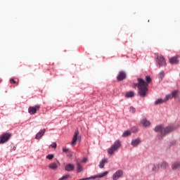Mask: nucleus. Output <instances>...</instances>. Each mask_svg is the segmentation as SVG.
Returning <instances> with one entry per match:
<instances>
[{
  "label": "nucleus",
  "instance_id": "nucleus-5",
  "mask_svg": "<svg viewBox=\"0 0 180 180\" xmlns=\"http://www.w3.org/2000/svg\"><path fill=\"white\" fill-rule=\"evenodd\" d=\"M156 56V63L158 64V65H159V67H162V65H165V64H167V63L165 62V58H164V56H160L157 53H155Z\"/></svg>",
  "mask_w": 180,
  "mask_h": 180
},
{
  "label": "nucleus",
  "instance_id": "nucleus-17",
  "mask_svg": "<svg viewBox=\"0 0 180 180\" xmlns=\"http://www.w3.org/2000/svg\"><path fill=\"white\" fill-rule=\"evenodd\" d=\"M160 168L163 169H166V168H168L169 165L167 162H162L160 164H159Z\"/></svg>",
  "mask_w": 180,
  "mask_h": 180
},
{
  "label": "nucleus",
  "instance_id": "nucleus-19",
  "mask_svg": "<svg viewBox=\"0 0 180 180\" xmlns=\"http://www.w3.org/2000/svg\"><path fill=\"white\" fill-rule=\"evenodd\" d=\"M167 101H165V99L159 98L155 101V105H161V103H164L165 102H167Z\"/></svg>",
  "mask_w": 180,
  "mask_h": 180
},
{
  "label": "nucleus",
  "instance_id": "nucleus-27",
  "mask_svg": "<svg viewBox=\"0 0 180 180\" xmlns=\"http://www.w3.org/2000/svg\"><path fill=\"white\" fill-rule=\"evenodd\" d=\"M164 77H165V73H164L163 71L160 72L159 73V78H161V79H162Z\"/></svg>",
  "mask_w": 180,
  "mask_h": 180
},
{
  "label": "nucleus",
  "instance_id": "nucleus-11",
  "mask_svg": "<svg viewBox=\"0 0 180 180\" xmlns=\"http://www.w3.org/2000/svg\"><path fill=\"white\" fill-rule=\"evenodd\" d=\"M117 81H123V79H126V72L121 71L119 72L117 77Z\"/></svg>",
  "mask_w": 180,
  "mask_h": 180
},
{
  "label": "nucleus",
  "instance_id": "nucleus-12",
  "mask_svg": "<svg viewBox=\"0 0 180 180\" xmlns=\"http://www.w3.org/2000/svg\"><path fill=\"white\" fill-rule=\"evenodd\" d=\"M46 133V129H41L39 132H38L35 136L36 140H40L44 134Z\"/></svg>",
  "mask_w": 180,
  "mask_h": 180
},
{
  "label": "nucleus",
  "instance_id": "nucleus-25",
  "mask_svg": "<svg viewBox=\"0 0 180 180\" xmlns=\"http://www.w3.org/2000/svg\"><path fill=\"white\" fill-rule=\"evenodd\" d=\"M131 134V132L130 131H125L122 134V137H127Z\"/></svg>",
  "mask_w": 180,
  "mask_h": 180
},
{
  "label": "nucleus",
  "instance_id": "nucleus-7",
  "mask_svg": "<svg viewBox=\"0 0 180 180\" xmlns=\"http://www.w3.org/2000/svg\"><path fill=\"white\" fill-rule=\"evenodd\" d=\"M38 110H40L39 105H35L34 106H30L28 108V112L30 113V115H36V113H37Z\"/></svg>",
  "mask_w": 180,
  "mask_h": 180
},
{
  "label": "nucleus",
  "instance_id": "nucleus-3",
  "mask_svg": "<svg viewBox=\"0 0 180 180\" xmlns=\"http://www.w3.org/2000/svg\"><path fill=\"white\" fill-rule=\"evenodd\" d=\"M120 147H122V142H120L119 140H117L115 141L113 145L110 148H108V153L110 154V155H112L113 153H115V151H117Z\"/></svg>",
  "mask_w": 180,
  "mask_h": 180
},
{
  "label": "nucleus",
  "instance_id": "nucleus-22",
  "mask_svg": "<svg viewBox=\"0 0 180 180\" xmlns=\"http://www.w3.org/2000/svg\"><path fill=\"white\" fill-rule=\"evenodd\" d=\"M109 174V172H104L103 173L95 176L94 178H103V176H106Z\"/></svg>",
  "mask_w": 180,
  "mask_h": 180
},
{
  "label": "nucleus",
  "instance_id": "nucleus-31",
  "mask_svg": "<svg viewBox=\"0 0 180 180\" xmlns=\"http://www.w3.org/2000/svg\"><path fill=\"white\" fill-rule=\"evenodd\" d=\"M129 110L130 112H131V113H134V112H136V108L131 107Z\"/></svg>",
  "mask_w": 180,
  "mask_h": 180
},
{
  "label": "nucleus",
  "instance_id": "nucleus-32",
  "mask_svg": "<svg viewBox=\"0 0 180 180\" xmlns=\"http://www.w3.org/2000/svg\"><path fill=\"white\" fill-rule=\"evenodd\" d=\"M86 161H88V159H86V158H84L81 162H86Z\"/></svg>",
  "mask_w": 180,
  "mask_h": 180
},
{
  "label": "nucleus",
  "instance_id": "nucleus-2",
  "mask_svg": "<svg viewBox=\"0 0 180 180\" xmlns=\"http://www.w3.org/2000/svg\"><path fill=\"white\" fill-rule=\"evenodd\" d=\"M175 130H176V126L175 125H169L166 127H164L162 125H158L154 129L155 131L160 134L161 137H164L165 136H167V134H169V133H172V131Z\"/></svg>",
  "mask_w": 180,
  "mask_h": 180
},
{
  "label": "nucleus",
  "instance_id": "nucleus-1",
  "mask_svg": "<svg viewBox=\"0 0 180 180\" xmlns=\"http://www.w3.org/2000/svg\"><path fill=\"white\" fill-rule=\"evenodd\" d=\"M146 81L141 78H138V83L133 84V88L138 87V95L141 98H146L148 94V85L151 82V77L150 76H146Z\"/></svg>",
  "mask_w": 180,
  "mask_h": 180
},
{
  "label": "nucleus",
  "instance_id": "nucleus-29",
  "mask_svg": "<svg viewBox=\"0 0 180 180\" xmlns=\"http://www.w3.org/2000/svg\"><path fill=\"white\" fill-rule=\"evenodd\" d=\"M50 147H51V148H57V143H52V144L50 145Z\"/></svg>",
  "mask_w": 180,
  "mask_h": 180
},
{
  "label": "nucleus",
  "instance_id": "nucleus-10",
  "mask_svg": "<svg viewBox=\"0 0 180 180\" xmlns=\"http://www.w3.org/2000/svg\"><path fill=\"white\" fill-rule=\"evenodd\" d=\"M179 57V56H173L172 58H170L169 59V62L172 64H179V60H178V58Z\"/></svg>",
  "mask_w": 180,
  "mask_h": 180
},
{
  "label": "nucleus",
  "instance_id": "nucleus-6",
  "mask_svg": "<svg viewBox=\"0 0 180 180\" xmlns=\"http://www.w3.org/2000/svg\"><path fill=\"white\" fill-rule=\"evenodd\" d=\"M79 131H75V134H74L72 142H71V146H75V144H77V141H81V136H79Z\"/></svg>",
  "mask_w": 180,
  "mask_h": 180
},
{
  "label": "nucleus",
  "instance_id": "nucleus-24",
  "mask_svg": "<svg viewBox=\"0 0 180 180\" xmlns=\"http://www.w3.org/2000/svg\"><path fill=\"white\" fill-rule=\"evenodd\" d=\"M160 165H153V167H152V171H158V169H160Z\"/></svg>",
  "mask_w": 180,
  "mask_h": 180
},
{
  "label": "nucleus",
  "instance_id": "nucleus-14",
  "mask_svg": "<svg viewBox=\"0 0 180 180\" xmlns=\"http://www.w3.org/2000/svg\"><path fill=\"white\" fill-rule=\"evenodd\" d=\"M140 143H141V141L140 140V139H134L131 141V146H133V147H137V146L139 144H140Z\"/></svg>",
  "mask_w": 180,
  "mask_h": 180
},
{
  "label": "nucleus",
  "instance_id": "nucleus-21",
  "mask_svg": "<svg viewBox=\"0 0 180 180\" xmlns=\"http://www.w3.org/2000/svg\"><path fill=\"white\" fill-rule=\"evenodd\" d=\"M134 96V92L128 91L125 94V98H133Z\"/></svg>",
  "mask_w": 180,
  "mask_h": 180
},
{
  "label": "nucleus",
  "instance_id": "nucleus-33",
  "mask_svg": "<svg viewBox=\"0 0 180 180\" xmlns=\"http://www.w3.org/2000/svg\"><path fill=\"white\" fill-rule=\"evenodd\" d=\"M63 153H67V152H68V149L63 148Z\"/></svg>",
  "mask_w": 180,
  "mask_h": 180
},
{
  "label": "nucleus",
  "instance_id": "nucleus-16",
  "mask_svg": "<svg viewBox=\"0 0 180 180\" xmlns=\"http://www.w3.org/2000/svg\"><path fill=\"white\" fill-rule=\"evenodd\" d=\"M141 123L144 127H148V126L150 124V121L147 120V119L142 120Z\"/></svg>",
  "mask_w": 180,
  "mask_h": 180
},
{
  "label": "nucleus",
  "instance_id": "nucleus-13",
  "mask_svg": "<svg viewBox=\"0 0 180 180\" xmlns=\"http://www.w3.org/2000/svg\"><path fill=\"white\" fill-rule=\"evenodd\" d=\"M65 171L71 172V171H74V169H75V166H74V165H72V164H68L65 167Z\"/></svg>",
  "mask_w": 180,
  "mask_h": 180
},
{
  "label": "nucleus",
  "instance_id": "nucleus-23",
  "mask_svg": "<svg viewBox=\"0 0 180 180\" xmlns=\"http://www.w3.org/2000/svg\"><path fill=\"white\" fill-rule=\"evenodd\" d=\"M77 172H82V167L81 166V163H79V162H77Z\"/></svg>",
  "mask_w": 180,
  "mask_h": 180
},
{
  "label": "nucleus",
  "instance_id": "nucleus-8",
  "mask_svg": "<svg viewBox=\"0 0 180 180\" xmlns=\"http://www.w3.org/2000/svg\"><path fill=\"white\" fill-rule=\"evenodd\" d=\"M123 176V170H117L115 173L112 175L113 180H118L119 178H122Z\"/></svg>",
  "mask_w": 180,
  "mask_h": 180
},
{
  "label": "nucleus",
  "instance_id": "nucleus-9",
  "mask_svg": "<svg viewBox=\"0 0 180 180\" xmlns=\"http://www.w3.org/2000/svg\"><path fill=\"white\" fill-rule=\"evenodd\" d=\"M178 96V90L174 91L171 94H168L165 96V101H169V99H173V98H176Z\"/></svg>",
  "mask_w": 180,
  "mask_h": 180
},
{
  "label": "nucleus",
  "instance_id": "nucleus-18",
  "mask_svg": "<svg viewBox=\"0 0 180 180\" xmlns=\"http://www.w3.org/2000/svg\"><path fill=\"white\" fill-rule=\"evenodd\" d=\"M49 168H50L51 169H57V168H58V166L57 165V163L52 162L49 164Z\"/></svg>",
  "mask_w": 180,
  "mask_h": 180
},
{
  "label": "nucleus",
  "instance_id": "nucleus-34",
  "mask_svg": "<svg viewBox=\"0 0 180 180\" xmlns=\"http://www.w3.org/2000/svg\"><path fill=\"white\" fill-rule=\"evenodd\" d=\"M134 131H137V129L134 128Z\"/></svg>",
  "mask_w": 180,
  "mask_h": 180
},
{
  "label": "nucleus",
  "instance_id": "nucleus-20",
  "mask_svg": "<svg viewBox=\"0 0 180 180\" xmlns=\"http://www.w3.org/2000/svg\"><path fill=\"white\" fill-rule=\"evenodd\" d=\"M108 162V159H103L102 160L100 163H99V167L100 168H103L105 167V164H107Z\"/></svg>",
  "mask_w": 180,
  "mask_h": 180
},
{
  "label": "nucleus",
  "instance_id": "nucleus-15",
  "mask_svg": "<svg viewBox=\"0 0 180 180\" xmlns=\"http://www.w3.org/2000/svg\"><path fill=\"white\" fill-rule=\"evenodd\" d=\"M180 167V162H176L172 164V169H173V171H175L176 169H178V168Z\"/></svg>",
  "mask_w": 180,
  "mask_h": 180
},
{
  "label": "nucleus",
  "instance_id": "nucleus-28",
  "mask_svg": "<svg viewBox=\"0 0 180 180\" xmlns=\"http://www.w3.org/2000/svg\"><path fill=\"white\" fill-rule=\"evenodd\" d=\"M68 178H70V174H66L65 176H63L59 179V180H64V179H68Z\"/></svg>",
  "mask_w": 180,
  "mask_h": 180
},
{
  "label": "nucleus",
  "instance_id": "nucleus-26",
  "mask_svg": "<svg viewBox=\"0 0 180 180\" xmlns=\"http://www.w3.org/2000/svg\"><path fill=\"white\" fill-rule=\"evenodd\" d=\"M53 158H54V155H53V154H49V155H46V159L47 160H51Z\"/></svg>",
  "mask_w": 180,
  "mask_h": 180
},
{
  "label": "nucleus",
  "instance_id": "nucleus-30",
  "mask_svg": "<svg viewBox=\"0 0 180 180\" xmlns=\"http://www.w3.org/2000/svg\"><path fill=\"white\" fill-rule=\"evenodd\" d=\"M10 82H11V84H16V85H19V82L15 81V79H11Z\"/></svg>",
  "mask_w": 180,
  "mask_h": 180
},
{
  "label": "nucleus",
  "instance_id": "nucleus-4",
  "mask_svg": "<svg viewBox=\"0 0 180 180\" xmlns=\"http://www.w3.org/2000/svg\"><path fill=\"white\" fill-rule=\"evenodd\" d=\"M12 137V134L5 133L0 136V144H5Z\"/></svg>",
  "mask_w": 180,
  "mask_h": 180
}]
</instances>
